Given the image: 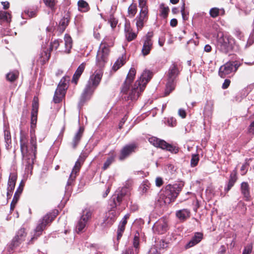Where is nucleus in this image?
<instances>
[{
	"instance_id": "6e6552de",
	"label": "nucleus",
	"mask_w": 254,
	"mask_h": 254,
	"mask_svg": "<svg viewBox=\"0 0 254 254\" xmlns=\"http://www.w3.org/2000/svg\"><path fill=\"white\" fill-rule=\"evenodd\" d=\"M240 65L235 62H228L220 67L218 74L221 78H225L232 72H236Z\"/></svg>"
},
{
	"instance_id": "f704fd0d",
	"label": "nucleus",
	"mask_w": 254,
	"mask_h": 254,
	"mask_svg": "<svg viewBox=\"0 0 254 254\" xmlns=\"http://www.w3.org/2000/svg\"><path fill=\"white\" fill-rule=\"evenodd\" d=\"M125 33L126 39L128 42L134 40L137 37V34L132 32V30L129 25H125Z\"/></svg>"
},
{
	"instance_id": "20e7f679",
	"label": "nucleus",
	"mask_w": 254,
	"mask_h": 254,
	"mask_svg": "<svg viewBox=\"0 0 254 254\" xmlns=\"http://www.w3.org/2000/svg\"><path fill=\"white\" fill-rule=\"evenodd\" d=\"M184 186V184L182 183L166 185L163 190L164 202L166 204H170L174 202L182 190Z\"/></svg>"
},
{
	"instance_id": "37998d69",
	"label": "nucleus",
	"mask_w": 254,
	"mask_h": 254,
	"mask_svg": "<svg viewBox=\"0 0 254 254\" xmlns=\"http://www.w3.org/2000/svg\"><path fill=\"white\" fill-rule=\"evenodd\" d=\"M19 76L18 71H12L8 72L6 75V79L8 81L13 82L16 81Z\"/></svg>"
},
{
	"instance_id": "423d86ee",
	"label": "nucleus",
	"mask_w": 254,
	"mask_h": 254,
	"mask_svg": "<svg viewBox=\"0 0 254 254\" xmlns=\"http://www.w3.org/2000/svg\"><path fill=\"white\" fill-rule=\"evenodd\" d=\"M148 141L154 146L166 150L172 153L176 154L179 152V148L175 145L167 143L164 140L161 139L155 136L148 138Z\"/></svg>"
},
{
	"instance_id": "2f4dec72",
	"label": "nucleus",
	"mask_w": 254,
	"mask_h": 254,
	"mask_svg": "<svg viewBox=\"0 0 254 254\" xmlns=\"http://www.w3.org/2000/svg\"><path fill=\"white\" fill-rule=\"evenodd\" d=\"M176 216L181 222H184L190 216V211L188 209L179 210L176 212Z\"/></svg>"
},
{
	"instance_id": "603ef678",
	"label": "nucleus",
	"mask_w": 254,
	"mask_h": 254,
	"mask_svg": "<svg viewBox=\"0 0 254 254\" xmlns=\"http://www.w3.org/2000/svg\"><path fill=\"white\" fill-rule=\"evenodd\" d=\"M251 160V159H246L245 162L242 166L240 169L241 175L244 176L247 174L250 167V163L248 161Z\"/></svg>"
},
{
	"instance_id": "e433bc0d",
	"label": "nucleus",
	"mask_w": 254,
	"mask_h": 254,
	"mask_svg": "<svg viewBox=\"0 0 254 254\" xmlns=\"http://www.w3.org/2000/svg\"><path fill=\"white\" fill-rule=\"evenodd\" d=\"M241 192L243 194L245 200L249 201L250 200L251 195L250 192V187L248 183L243 182L241 186Z\"/></svg>"
},
{
	"instance_id": "6ab92c4d",
	"label": "nucleus",
	"mask_w": 254,
	"mask_h": 254,
	"mask_svg": "<svg viewBox=\"0 0 254 254\" xmlns=\"http://www.w3.org/2000/svg\"><path fill=\"white\" fill-rule=\"evenodd\" d=\"M96 89V88L93 86L90 83H87L81 96V101L84 102L90 99Z\"/></svg>"
},
{
	"instance_id": "2eb2a0df",
	"label": "nucleus",
	"mask_w": 254,
	"mask_h": 254,
	"mask_svg": "<svg viewBox=\"0 0 254 254\" xmlns=\"http://www.w3.org/2000/svg\"><path fill=\"white\" fill-rule=\"evenodd\" d=\"M120 212H117L116 209L109 210L105 214L102 225L103 227H110L116 221Z\"/></svg>"
},
{
	"instance_id": "a878e982",
	"label": "nucleus",
	"mask_w": 254,
	"mask_h": 254,
	"mask_svg": "<svg viewBox=\"0 0 254 254\" xmlns=\"http://www.w3.org/2000/svg\"><path fill=\"white\" fill-rule=\"evenodd\" d=\"M180 74V71L177 64L173 63L169 67L166 74L167 78L177 79V78Z\"/></svg>"
},
{
	"instance_id": "72a5a7b5",
	"label": "nucleus",
	"mask_w": 254,
	"mask_h": 254,
	"mask_svg": "<svg viewBox=\"0 0 254 254\" xmlns=\"http://www.w3.org/2000/svg\"><path fill=\"white\" fill-rule=\"evenodd\" d=\"M70 21V16L68 13H66L60 20L59 26V30L63 33L68 25Z\"/></svg>"
},
{
	"instance_id": "09e8293b",
	"label": "nucleus",
	"mask_w": 254,
	"mask_h": 254,
	"mask_svg": "<svg viewBox=\"0 0 254 254\" xmlns=\"http://www.w3.org/2000/svg\"><path fill=\"white\" fill-rule=\"evenodd\" d=\"M32 111L31 114H38L39 109V101L37 97H34L32 103Z\"/></svg>"
},
{
	"instance_id": "9b49d317",
	"label": "nucleus",
	"mask_w": 254,
	"mask_h": 254,
	"mask_svg": "<svg viewBox=\"0 0 254 254\" xmlns=\"http://www.w3.org/2000/svg\"><path fill=\"white\" fill-rule=\"evenodd\" d=\"M138 148V145L135 143H132L124 146L120 150L118 159L121 161H123L127 158L132 153L136 152Z\"/></svg>"
},
{
	"instance_id": "ea45409f",
	"label": "nucleus",
	"mask_w": 254,
	"mask_h": 254,
	"mask_svg": "<svg viewBox=\"0 0 254 254\" xmlns=\"http://www.w3.org/2000/svg\"><path fill=\"white\" fill-rule=\"evenodd\" d=\"M114 45V41L113 39L109 37L106 36L101 42L100 47L101 48H105L108 49H110V48L113 46Z\"/></svg>"
},
{
	"instance_id": "5701e85b",
	"label": "nucleus",
	"mask_w": 254,
	"mask_h": 254,
	"mask_svg": "<svg viewBox=\"0 0 254 254\" xmlns=\"http://www.w3.org/2000/svg\"><path fill=\"white\" fill-rule=\"evenodd\" d=\"M17 180V175L15 174H11L9 177L8 182V187L7 189V198H10L13 191L15 188V186Z\"/></svg>"
},
{
	"instance_id": "dca6fc26",
	"label": "nucleus",
	"mask_w": 254,
	"mask_h": 254,
	"mask_svg": "<svg viewBox=\"0 0 254 254\" xmlns=\"http://www.w3.org/2000/svg\"><path fill=\"white\" fill-rule=\"evenodd\" d=\"M27 236L25 229L20 228L17 232L16 236L13 238L11 245L13 247H18L21 243L25 240Z\"/></svg>"
},
{
	"instance_id": "4be33fe9",
	"label": "nucleus",
	"mask_w": 254,
	"mask_h": 254,
	"mask_svg": "<svg viewBox=\"0 0 254 254\" xmlns=\"http://www.w3.org/2000/svg\"><path fill=\"white\" fill-rule=\"evenodd\" d=\"M103 71L102 70H99L98 71H96L95 72L94 74L91 75L89 78V80L88 83H90L95 88H97L99 85L102 76H103Z\"/></svg>"
},
{
	"instance_id": "c85d7f7f",
	"label": "nucleus",
	"mask_w": 254,
	"mask_h": 254,
	"mask_svg": "<svg viewBox=\"0 0 254 254\" xmlns=\"http://www.w3.org/2000/svg\"><path fill=\"white\" fill-rule=\"evenodd\" d=\"M85 68V64L84 63L80 64L77 68L76 69L75 72L73 75L71 83H74L75 85H76L78 83V80L80 77L81 74L83 72Z\"/></svg>"
},
{
	"instance_id": "338daca9",
	"label": "nucleus",
	"mask_w": 254,
	"mask_h": 254,
	"mask_svg": "<svg viewBox=\"0 0 254 254\" xmlns=\"http://www.w3.org/2000/svg\"><path fill=\"white\" fill-rule=\"evenodd\" d=\"M231 83V81L230 79H226L224 80V83L222 84V88L223 89H226L228 88Z\"/></svg>"
},
{
	"instance_id": "f257e3e1",
	"label": "nucleus",
	"mask_w": 254,
	"mask_h": 254,
	"mask_svg": "<svg viewBox=\"0 0 254 254\" xmlns=\"http://www.w3.org/2000/svg\"><path fill=\"white\" fill-rule=\"evenodd\" d=\"M38 114H31V127L30 143L28 141V135L21 132L20 137V150L23 157L27 161L26 166L29 168L30 166L32 167L34 160L36 157L37 153V138L33 128L36 126L37 121Z\"/></svg>"
},
{
	"instance_id": "0e129e2a",
	"label": "nucleus",
	"mask_w": 254,
	"mask_h": 254,
	"mask_svg": "<svg viewBox=\"0 0 254 254\" xmlns=\"http://www.w3.org/2000/svg\"><path fill=\"white\" fill-rule=\"evenodd\" d=\"M254 43V33L250 35L246 45V47H249Z\"/></svg>"
},
{
	"instance_id": "a18cd8bd",
	"label": "nucleus",
	"mask_w": 254,
	"mask_h": 254,
	"mask_svg": "<svg viewBox=\"0 0 254 254\" xmlns=\"http://www.w3.org/2000/svg\"><path fill=\"white\" fill-rule=\"evenodd\" d=\"M213 110V103L212 101H207L204 109V114L206 116L212 115Z\"/></svg>"
},
{
	"instance_id": "864d4df0",
	"label": "nucleus",
	"mask_w": 254,
	"mask_h": 254,
	"mask_svg": "<svg viewBox=\"0 0 254 254\" xmlns=\"http://www.w3.org/2000/svg\"><path fill=\"white\" fill-rule=\"evenodd\" d=\"M220 11L218 7H213L210 9L209 14L211 17L215 18L219 15Z\"/></svg>"
},
{
	"instance_id": "3c124183",
	"label": "nucleus",
	"mask_w": 254,
	"mask_h": 254,
	"mask_svg": "<svg viewBox=\"0 0 254 254\" xmlns=\"http://www.w3.org/2000/svg\"><path fill=\"white\" fill-rule=\"evenodd\" d=\"M63 41L60 39L55 40L53 42H51L50 43V45L49 48H48V50L51 53V52L54 50H57L60 46V43H62Z\"/></svg>"
},
{
	"instance_id": "58836bf2",
	"label": "nucleus",
	"mask_w": 254,
	"mask_h": 254,
	"mask_svg": "<svg viewBox=\"0 0 254 254\" xmlns=\"http://www.w3.org/2000/svg\"><path fill=\"white\" fill-rule=\"evenodd\" d=\"M126 55H123L121 57H119L117 61L114 64L112 69L116 71L120 67H121L126 62Z\"/></svg>"
},
{
	"instance_id": "69168bd1",
	"label": "nucleus",
	"mask_w": 254,
	"mask_h": 254,
	"mask_svg": "<svg viewBox=\"0 0 254 254\" xmlns=\"http://www.w3.org/2000/svg\"><path fill=\"white\" fill-rule=\"evenodd\" d=\"M164 183V181L162 178L157 177L155 180V185L158 187H161Z\"/></svg>"
},
{
	"instance_id": "bb28decb",
	"label": "nucleus",
	"mask_w": 254,
	"mask_h": 254,
	"mask_svg": "<svg viewBox=\"0 0 254 254\" xmlns=\"http://www.w3.org/2000/svg\"><path fill=\"white\" fill-rule=\"evenodd\" d=\"M129 189L127 187H123L121 190L116 194L113 195L115 199H116L118 205H120L125 199V197L128 195Z\"/></svg>"
},
{
	"instance_id": "c9c22d12",
	"label": "nucleus",
	"mask_w": 254,
	"mask_h": 254,
	"mask_svg": "<svg viewBox=\"0 0 254 254\" xmlns=\"http://www.w3.org/2000/svg\"><path fill=\"white\" fill-rule=\"evenodd\" d=\"M11 14L9 11L0 10V24L3 23L9 24L11 21Z\"/></svg>"
},
{
	"instance_id": "412c9836",
	"label": "nucleus",
	"mask_w": 254,
	"mask_h": 254,
	"mask_svg": "<svg viewBox=\"0 0 254 254\" xmlns=\"http://www.w3.org/2000/svg\"><path fill=\"white\" fill-rule=\"evenodd\" d=\"M168 225L167 221L164 219L159 220L154 225V231L158 234H163L167 232Z\"/></svg>"
},
{
	"instance_id": "7c9ffc66",
	"label": "nucleus",
	"mask_w": 254,
	"mask_h": 254,
	"mask_svg": "<svg viewBox=\"0 0 254 254\" xmlns=\"http://www.w3.org/2000/svg\"><path fill=\"white\" fill-rule=\"evenodd\" d=\"M176 80L177 79L167 78V82L164 92L165 96H168L175 90L176 86Z\"/></svg>"
},
{
	"instance_id": "9d476101",
	"label": "nucleus",
	"mask_w": 254,
	"mask_h": 254,
	"mask_svg": "<svg viewBox=\"0 0 254 254\" xmlns=\"http://www.w3.org/2000/svg\"><path fill=\"white\" fill-rule=\"evenodd\" d=\"M65 78L63 77L59 83L54 94L53 101L57 104L62 102L63 98H64L66 93V84L65 83Z\"/></svg>"
},
{
	"instance_id": "680f3d73",
	"label": "nucleus",
	"mask_w": 254,
	"mask_h": 254,
	"mask_svg": "<svg viewBox=\"0 0 254 254\" xmlns=\"http://www.w3.org/2000/svg\"><path fill=\"white\" fill-rule=\"evenodd\" d=\"M24 183L23 182H21L19 185V187L18 189H17L16 192H15V194L16 195H20L21 193L23 191V188H24Z\"/></svg>"
},
{
	"instance_id": "a211bd4d",
	"label": "nucleus",
	"mask_w": 254,
	"mask_h": 254,
	"mask_svg": "<svg viewBox=\"0 0 254 254\" xmlns=\"http://www.w3.org/2000/svg\"><path fill=\"white\" fill-rule=\"evenodd\" d=\"M149 17V13L139 12L134 20L136 21V26L138 30H141L144 26Z\"/></svg>"
},
{
	"instance_id": "0eeeda50",
	"label": "nucleus",
	"mask_w": 254,
	"mask_h": 254,
	"mask_svg": "<svg viewBox=\"0 0 254 254\" xmlns=\"http://www.w3.org/2000/svg\"><path fill=\"white\" fill-rule=\"evenodd\" d=\"M136 74V70L134 68H131L127 76L126 79L124 81L122 88H121V93L122 97L123 100H125V97L129 96V92L131 90H129L130 88V84L133 82L134 77Z\"/></svg>"
},
{
	"instance_id": "13d9d810",
	"label": "nucleus",
	"mask_w": 254,
	"mask_h": 254,
	"mask_svg": "<svg viewBox=\"0 0 254 254\" xmlns=\"http://www.w3.org/2000/svg\"><path fill=\"white\" fill-rule=\"evenodd\" d=\"M109 23L110 24L111 27L114 29L117 26L118 24V20L116 19L113 16H111L110 18L109 19Z\"/></svg>"
},
{
	"instance_id": "473e14b6",
	"label": "nucleus",
	"mask_w": 254,
	"mask_h": 254,
	"mask_svg": "<svg viewBox=\"0 0 254 254\" xmlns=\"http://www.w3.org/2000/svg\"><path fill=\"white\" fill-rule=\"evenodd\" d=\"M237 180V171L236 168H235L230 174L228 185L227 187L225 189V190L226 192L229 191L234 186Z\"/></svg>"
},
{
	"instance_id": "4468645a",
	"label": "nucleus",
	"mask_w": 254,
	"mask_h": 254,
	"mask_svg": "<svg viewBox=\"0 0 254 254\" xmlns=\"http://www.w3.org/2000/svg\"><path fill=\"white\" fill-rule=\"evenodd\" d=\"M91 215L92 212L89 209H85L83 211L82 215L76 225V231L77 233H79L84 231L86 224L89 220L91 218Z\"/></svg>"
},
{
	"instance_id": "c03bdc74",
	"label": "nucleus",
	"mask_w": 254,
	"mask_h": 254,
	"mask_svg": "<svg viewBox=\"0 0 254 254\" xmlns=\"http://www.w3.org/2000/svg\"><path fill=\"white\" fill-rule=\"evenodd\" d=\"M139 12L149 13L148 0H138Z\"/></svg>"
},
{
	"instance_id": "f03ea898",
	"label": "nucleus",
	"mask_w": 254,
	"mask_h": 254,
	"mask_svg": "<svg viewBox=\"0 0 254 254\" xmlns=\"http://www.w3.org/2000/svg\"><path fill=\"white\" fill-rule=\"evenodd\" d=\"M152 76V72L148 70L143 71L139 79L137 80L131 91L129 92V96L125 97V101L136 100L141 93L144 91L146 86Z\"/></svg>"
},
{
	"instance_id": "a19ab883",
	"label": "nucleus",
	"mask_w": 254,
	"mask_h": 254,
	"mask_svg": "<svg viewBox=\"0 0 254 254\" xmlns=\"http://www.w3.org/2000/svg\"><path fill=\"white\" fill-rule=\"evenodd\" d=\"M137 11V4L135 3H132L128 7L127 16L129 18L134 17Z\"/></svg>"
},
{
	"instance_id": "de8ad7c7",
	"label": "nucleus",
	"mask_w": 254,
	"mask_h": 254,
	"mask_svg": "<svg viewBox=\"0 0 254 254\" xmlns=\"http://www.w3.org/2000/svg\"><path fill=\"white\" fill-rule=\"evenodd\" d=\"M78 8L80 11L86 12L90 9L88 3L84 0H79L77 3Z\"/></svg>"
},
{
	"instance_id": "f3484780",
	"label": "nucleus",
	"mask_w": 254,
	"mask_h": 254,
	"mask_svg": "<svg viewBox=\"0 0 254 254\" xmlns=\"http://www.w3.org/2000/svg\"><path fill=\"white\" fill-rule=\"evenodd\" d=\"M129 217L130 214L129 213L126 214L118 225L117 232V241L118 243L123 236V234L125 230L126 226L127 224V220L129 219Z\"/></svg>"
},
{
	"instance_id": "49530a36",
	"label": "nucleus",
	"mask_w": 254,
	"mask_h": 254,
	"mask_svg": "<svg viewBox=\"0 0 254 254\" xmlns=\"http://www.w3.org/2000/svg\"><path fill=\"white\" fill-rule=\"evenodd\" d=\"M133 246L135 249V254H138L139 252V234L136 232L133 238Z\"/></svg>"
},
{
	"instance_id": "4c0bfd02",
	"label": "nucleus",
	"mask_w": 254,
	"mask_h": 254,
	"mask_svg": "<svg viewBox=\"0 0 254 254\" xmlns=\"http://www.w3.org/2000/svg\"><path fill=\"white\" fill-rule=\"evenodd\" d=\"M64 52L69 54L70 52V50L72 47V40L71 37L68 34H66L64 37Z\"/></svg>"
},
{
	"instance_id": "e2e57ef3",
	"label": "nucleus",
	"mask_w": 254,
	"mask_h": 254,
	"mask_svg": "<svg viewBox=\"0 0 254 254\" xmlns=\"http://www.w3.org/2000/svg\"><path fill=\"white\" fill-rule=\"evenodd\" d=\"M181 12L182 17H183V18L184 19V20H187L188 17L185 12V3L184 2H183V4L181 7Z\"/></svg>"
},
{
	"instance_id": "8fccbe9b",
	"label": "nucleus",
	"mask_w": 254,
	"mask_h": 254,
	"mask_svg": "<svg viewBox=\"0 0 254 254\" xmlns=\"http://www.w3.org/2000/svg\"><path fill=\"white\" fill-rule=\"evenodd\" d=\"M4 140L6 143V147L7 148H8L9 144H11V138L10 131L7 129H4Z\"/></svg>"
},
{
	"instance_id": "393cba45",
	"label": "nucleus",
	"mask_w": 254,
	"mask_h": 254,
	"mask_svg": "<svg viewBox=\"0 0 254 254\" xmlns=\"http://www.w3.org/2000/svg\"><path fill=\"white\" fill-rule=\"evenodd\" d=\"M84 131V127H80L78 130L74 135L71 142V145L73 149H75L79 144L82 137Z\"/></svg>"
},
{
	"instance_id": "b1692460",
	"label": "nucleus",
	"mask_w": 254,
	"mask_h": 254,
	"mask_svg": "<svg viewBox=\"0 0 254 254\" xmlns=\"http://www.w3.org/2000/svg\"><path fill=\"white\" fill-rule=\"evenodd\" d=\"M50 57L51 52L48 50V48L43 47L39 54L37 62L39 63L41 65H44L49 61Z\"/></svg>"
},
{
	"instance_id": "cd10ccee",
	"label": "nucleus",
	"mask_w": 254,
	"mask_h": 254,
	"mask_svg": "<svg viewBox=\"0 0 254 254\" xmlns=\"http://www.w3.org/2000/svg\"><path fill=\"white\" fill-rule=\"evenodd\" d=\"M203 235L201 232H195L190 242L186 245V248L189 249L198 244L203 239Z\"/></svg>"
},
{
	"instance_id": "774afa93",
	"label": "nucleus",
	"mask_w": 254,
	"mask_h": 254,
	"mask_svg": "<svg viewBox=\"0 0 254 254\" xmlns=\"http://www.w3.org/2000/svg\"><path fill=\"white\" fill-rule=\"evenodd\" d=\"M248 131L249 133L254 135V121L249 126Z\"/></svg>"
},
{
	"instance_id": "5fc2aeb1",
	"label": "nucleus",
	"mask_w": 254,
	"mask_h": 254,
	"mask_svg": "<svg viewBox=\"0 0 254 254\" xmlns=\"http://www.w3.org/2000/svg\"><path fill=\"white\" fill-rule=\"evenodd\" d=\"M199 160V158L198 154H193L192 155L191 160H190V165L192 167H195Z\"/></svg>"
},
{
	"instance_id": "f8f14e48",
	"label": "nucleus",
	"mask_w": 254,
	"mask_h": 254,
	"mask_svg": "<svg viewBox=\"0 0 254 254\" xmlns=\"http://www.w3.org/2000/svg\"><path fill=\"white\" fill-rule=\"evenodd\" d=\"M110 52V49L100 47L96 55V65L100 68L104 66L108 60V56Z\"/></svg>"
},
{
	"instance_id": "052dcab7",
	"label": "nucleus",
	"mask_w": 254,
	"mask_h": 254,
	"mask_svg": "<svg viewBox=\"0 0 254 254\" xmlns=\"http://www.w3.org/2000/svg\"><path fill=\"white\" fill-rule=\"evenodd\" d=\"M169 243L166 242L164 240H161L159 242V248L160 249H165L168 247Z\"/></svg>"
},
{
	"instance_id": "bf43d9fd",
	"label": "nucleus",
	"mask_w": 254,
	"mask_h": 254,
	"mask_svg": "<svg viewBox=\"0 0 254 254\" xmlns=\"http://www.w3.org/2000/svg\"><path fill=\"white\" fill-rule=\"evenodd\" d=\"M253 249V245L252 244H248L244 248L243 254H251Z\"/></svg>"
},
{
	"instance_id": "4d7b16f0",
	"label": "nucleus",
	"mask_w": 254,
	"mask_h": 254,
	"mask_svg": "<svg viewBox=\"0 0 254 254\" xmlns=\"http://www.w3.org/2000/svg\"><path fill=\"white\" fill-rule=\"evenodd\" d=\"M109 205L110 207V210L115 209L117 206H119L117 200L115 199L114 196L109 200Z\"/></svg>"
},
{
	"instance_id": "aec40b11",
	"label": "nucleus",
	"mask_w": 254,
	"mask_h": 254,
	"mask_svg": "<svg viewBox=\"0 0 254 254\" xmlns=\"http://www.w3.org/2000/svg\"><path fill=\"white\" fill-rule=\"evenodd\" d=\"M117 153L115 150H111L108 154V157L104 162L101 169L103 171L108 169L115 162Z\"/></svg>"
},
{
	"instance_id": "7ed1b4c3",
	"label": "nucleus",
	"mask_w": 254,
	"mask_h": 254,
	"mask_svg": "<svg viewBox=\"0 0 254 254\" xmlns=\"http://www.w3.org/2000/svg\"><path fill=\"white\" fill-rule=\"evenodd\" d=\"M58 214V210L55 209L51 212L47 213L38 221V224L34 230V233L28 242V244H32L42 234L43 231L46 227L50 225Z\"/></svg>"
},
{
	"instance_id": "39448f33",
	"label": "nucleus",
	"mask_w": 254,
	"mask_h": 254,
	"mask_svg": "<svg viewBox=\"0 0 254 254\" xmlns=\"http://www.w3.org/2000/svg\"><path fill=\"white\" fill-rule=\"evenodd\" d=\"M235 39L231 36L222 35L218 37L217 41L218 49L224 54H227L233 48Z\"/></svg>"
},
{
	"instance_id": "c756f323",
	"label": "nucleus",
	"mask_w": 254,
	"mask_h": 254,
	"mask_svg": "<svg viewBox=\"0 0 254 254\" xmlns=\"http://www.w3.org/2000/svg\"><path fill=\"white\" fill-rule=\"evenodd\" d=\"M37 7H27L23 11L22 13L24 18H31L35 17L37 15Z\"/></svg>"
},
{
	"instance_id": "6e6d98bb",
	"label": "nucleus",
	"mask_w": 254,
	"mask_h": 254,
	"mask_svg": "<svg viewBox=\"0 0 254 254\" xmlns=\"http://www.w3.org/2000/svg\"><path fill=\"white\" fill-rule=\"evenodd\" d=\"M45 5L51 9L55 8L57 1L56 0H43Z\"/></svg>"
},
{
	"instance_id": "ddd939ff",
	"label": "nucleus",
	"mask_w": 254,
	"mask_h": 254,
	"mask_svg": "<svg viewBox=\"0 0 254 254\" xmlns=\"http://www.w3.org/2000/svg\"><path fill=\"white\" fill-rule=\"evenodd\" d=\"M153 36V33L152 32H148L146 35L142 38L143 44L141 53L144 56L148 55L153 48V41L152 40Z\"/></svg>"
},
{
	"instance_id": "79ce46f5",
	"label": "nucleus",
	"mask_w": 254,
	"mask_h": 254,
	"mask_svg": "<svg viewBox=\"0 0 254 254\" xmlns=\"http://www.w3.org/2000/svg\"><path fill=\"white\" fill-rule=\"evenodd\" d=\"M170 9L168 6H165L164 3H161L159 6L160 16L163 18H167Z\"/></svg>"
},
{
	"instance_id": "1a4fd4ad",
	"label": "nucleus",
	"mask_w": 254,
	"mask_h": 254,
	"mask_svg": "<svg viewBox=\"0 0 254 254\" xmlns=\"http://www.w3.org/2000/svg\"><path fill=\"white\" fill-rule=\"evenodd\" d=\"M87 157V155L83 153L81 154L79 156L78 159L76 161L73 168H72V171L67 181V185L68 186L71 185L73 182L75 180Z\"/></svg>"
}]
</instances>
